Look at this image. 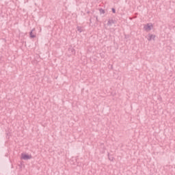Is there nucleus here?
Instances as JSON below:
<instances>
[{"label":"nucleus","mask_w":175,"mask_h":175,"mask_svg":"<svg viewBox=\"0 0 175 175\" xmlns=\"http://www.w3.org/2000/svg\"><path fill=\"white\" fill-rule=\"evenodd\" d=\"M155 35L152 33H149L148 34V36H146V39L148 40V42H151V40H155Z\"/></svg>","instance_id":"7ed1b4c3"},{"label":"nucleus","mask_w":175,"mask_h":175,"mask_svg":"<svg viewBox=\"0 0 175 175\" xmlns=\"http://www.w3.org/2000/svg\"><path fill=\"white\" fill-rule=\"evenodd\" d=\"M99 12H100V14H105V13H106V12L103 9H100Z\"/></svg>","instance_id":"39448f33"},{"label":"nucleus","mask_w":175,"mask_h":175,"mask_svg":"<svg viewBox=\"0 0 175 175\" xmlns=\"http://www.w3.org/2000/svg\"><path fill=\"white\" fill-rule=\"evenodd\" d=\"M113 24V21H108L107 25H111Z\"/></svg>","instance_id":"0eeeda50"},{"label":"nucleus","mask_w":175,"mask_h":175,"mask_svg":"<svg viewBox=\"0 0 175 175\" xmlns=\"http://www.w3.org/2000/svg\"><path fill=\"white\" fill-rule=\"evenodd\" d=\"M35 31H36V29H35V28H33L30 31V33H29L30 38H36V33L35 32Z\"/></svg>","instance_id":"20e7f679"},{"label":"nucleus","mask_w":175,"mask_h":175,"mask_svg":"<svg viewBox=\"0 0 175 175\" xmlns=\"http://www.w3.org/2000/svg\"><path fill=\"white\" fill-rule=\"evenodd\" d=\"M112 12H113V13H116V9L112 8Z\"/></svg>","instance_id":"1a4fd4ad"},{"label":"nucleus","mask_w":175,"mask_h":175,"mask_svg":"<svg viewBox=\"0 0 175 175\" xmlns=\"http://www.w3.org/2000/svg\"><path fill=\"white\" fill-rule=\"evenodd\" d=\"M72 51H75V50L72 49Z\"/></svg>","instance_id":"9d476101"},{"label":"nucleus","mask_w":175,"mask_h":175,"mask_svg":"<svg viewBox=\"0 0 175 175\" xmlns=\"http://www.w3.org/2000/svg\"><path fill=\"white\" fill-rule=\"evenodd\" d=\"M109 161H114V157H109Z\"/></svg>","instance_id":"6e6552de"},{"label":"nucleus","mask_w":175,"mask_h":175,"mask_svg":"<svg viewBox=\"0 0 175 175\" xmlns=\"http://www.w3.org/2000/svg\"><path fill=\"white\" fill-rule=\"evenodd\" d=\"M21 159H23V161H28L29 159H32V155L27 153H22Z\"/></svg>","instance_id":"f03ea898"},{"label":"nucleus","mask_w":175,"mask_h":175,"mask_svg":"<svg viewBox=\"0 0 175 175\" xmlns=\"http://www.w3.org/2000/svg\"><path fill=\"white\" fill-rule=\"evenodd\" d=\"M77 29L78 32H80V33L83 32V29L81 27H77Z\"/></svg>","instance_id":"423d86ee"},{"label":"nucleus","mask_w":175,"mask_h":175,"mask_svg":"<svg viewBox=\"0 0 175 175\" xmlns=\"http://www.w3.org/2000/svg\"><path fill=\"white\" fill-rule=\"evenodd\" d=\"M153 29L154 25H152V23H151L144 25V31H145L146 32H150Z\"/></svg>","instance_id":"f257e3e1"}]
</instances>
